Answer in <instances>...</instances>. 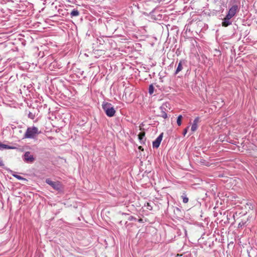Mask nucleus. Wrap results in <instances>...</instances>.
Instances as JSON below:
<instances>
[{"label":"nucleus","mask_w":257,"mask_h":257,"mask_svg":"<svg viewBox=\"0 0 257 257\" xmlns=\"http://www.w3.org/2000/svg\"><path fill=\"white\" fill-rule=\"evenodd\" d=\"M161 136H162V138H163V133H162Z\"/></svg>","instance_id":"nucleus-33"},{"label":"nucleus","mask_w":257,"mask_h":257,"mask_svg":"<svg viewBox=\"0 0 257 257\" xmlns=\"http://www.w3.org/2000/svg\"><path fill=\"white\" fill-rule=\"evenodd\" d=\"M159 91L160 88H159V86L158 85H156V84H152L149 86V93L150 95H153L154 93V95L159 94Z\"/></svg>","instance_id":"nucleus-5"},{"label":"nucleus","mask_w":257,"mask_h":257,"mask_svg":"<svg viewBox=\"0 0 257 257\" xmlns=\"http://www.w3.org/2000/svg\"><path fill=\"white\" fill-rule=\"evenodd\" d=\"M145 134L144 132H141L139 134L138 137H139V139L140 140V141H143V139L145 137Z\"/></svg>","instance_id":"nucleus-18"},{"label":"nucleus","mask_w":257,"mask_h":257,"mask_svg":"<svg viewBox=\"0 0 257 257\" xmlns=\"http://www.w3.org/2000/svg\"><path fill=\"white\" fill-rule=\"evenodd\" d=\"M102 107L107 116L112 117L114 115L116 111L111 103L103 102Z\"/></svg>","instance_id":"nucleus-2"},{"label":"nucleus","mask_w":257,"mask_h":257,"mask_svg":"<svg viewBox=\"0 0 257 257\" xmlns=\"http://www.w3.org/2000/svg\"><path fill=\"white\" fill-rule=\"evenodd\" d=\"M197 127H198V125L197 124H196L195 123H193L192 126H191V131L192 132H194L195 131H196L197 129Z\"/></svg>","instance_id":"nucleus-19"},{"label":"nucleus","mask_w":257,"mask_h":257,"mask_svg":"<svg viewBox=\"0 0 257 257\" xmlns=\"http://www.w3.org/2000/svg\"><path fill=\"white\" fill-rule=\"evenodd\" d=\"M139 149L140 150H143V149H142V147L141 146H140V147H139Z\"/></svg>","instance_id":"nucleus-29"},{"label":"nucleus","mask_w":257,"mask_h":257,"mask_svg":"<svg viewBox=\"0 0 257 257\" xmlns=\"http://www.w3.org/2000/svg\"><path fill=\"white\" fill-rule=\"evenodd\" d=\"M173 62H172L169 66L170 69H173Z\"/></svg>","instance_id":"nucleus-27"},{"label":"nucleus","mask_w":257,"mask_h":257,"mask_svg":"<svg viewBox=\"0 0 257 257\" xmlns=\"http://www.w3.org/2000/svg\"><path fill=\"white\" fill-rule=\"evenodd\" d=\"M171 209L173 210L174 213L177 217H179L182 214V211L180 209L177 207H172Z\"/></svg>","instance_id":"nucleus-11"},{"label":"nucleus","mask_w":257,"mask_h":257,"mask_svg":"<svg viewBox=\"0 0 257 257\" xmlns=\"http://www.w3.org/2000/svg\"><path fill=\"white\" fill-rule=\"evenodd\" d=\"M168 202H169V201H168V199H167L166 200V204H168Z\"/></svg>","instance_id":"nucleus-31"},{"label":"nucleus","mask_w":257,"mask_h":257,"mask_svg":"<svg viewBox=\"0 0 257 257\" xmlns=\"http://www.w3.org/2000/svg\"><path fill=\"white\" fill-rule=\"evenodd\" d=\"M239 10V8L237 5H234L232 6L228 11L227 13V15L229 17L233 18L236 14L237 12H238Z\"/></svg>","instance_id":"nucleus-7"},{"label":"nucleus","mask_w":257,"mask_h":257,"mask_svg":"<svg viewBox=\"0 0 257 257\" xmlns=\"http://www.w3.org/2000/svg\"><path fill=\"white\" fill-rule=\"evenodd\" d=\"M181 198L184 203H187L189 201V198L185 192H183L181 196Z\"/></svg>","instance_id":"nucleus-13"},{"label":"nucleus","mask_w":257,"mask_h":257,"mask_svg":"<svg viewBox=\"0 0 257 257\" xmlns=\"http://www.w3.org/2000/svg\"><path fill=\"white\" fill-rule=\"evenodd\" d=\"M164 233V242L166 243L172 241L175 237V229L167 224L162 225Z\"/></svg>","instance_id":"nucleus-1"},{"label":"nucleus","mask_w":257,"mask_h":257,"mask_svg":"<svg viewBox=\"0 0 257 257\" xmlns=\"http://www.w3.org/2000/svg\"><path fill=\"white\" fill-rule=\"evenodd\" d=\"M145 206L147 207V209L149 210H151L153 209V207H152V206L151 203H148V202L147 203V205H145Z\"/></svg>","instance_id":"nucleus-21"},{"label":"nucleus","mask_w":257,"mask_h":257,"mask_svg":"<svg viewBox=\"0 0 257 257\" xmlns=\"http://www.w3.org/2000/svg\"><path fill=\"white\" fill-rule=\"evenodd\" d=\"M13 176L19 180H25V181L26 180V179L25 178L22 177L21 176L16 175V174H13Z\"/></svg>","instance_id":"nucleus-20"},{"label":"nucleus","mask_w":257,"mask_h":257,"mask_svg":"<svg viewBox=\"0 0 257 257\" xmlns=\"http://www.w3.org/2000/svg\"><path fill=\"white\" fill-rule=\"evenodd\" d=\"M138 221L140 222H143V219L140 218V219H139L138 220Z\"/></svg>","instance_id":"nucleus-28"},{"label":"nucleus","mask_w":257,"mask_h":257,"mask_svg":"<svg viewBox=\"0 0 257 257\" xmlns=\"http://www.w3.org/2000/svg\"><path fill=\"white\" fill-rule=\"evenodd\" d=\"M168 211H169V209H167V212H166V213L167 214H169Z\"/></svg>","instance_id":"nucleus-32"},{"label":"nucleus","mask_w":257,"mask_h":257,"mask_svg":"<svg viewBox=\"0 0 257 257\" xmlns=\"http://www.w3.org/2000/svg\"><path fill=\"white\" fill-rule=\"evenodd\" d=\"M17 148L14 146H10L7 145L3 144L1 142H0V150H3L4 149H16Z\"/></svg>","instance_id":"nucleus-12"},{"label":"nucleus","mask_w":257,"mask_h":257,"mask_svg":"<svg viewBox=\"0 0 257 257\" xmlns=\"http://www.w3.org/2000/svg\"><path fill=\"white\" fill-rule=\"evenodd\" d=\"M39 134L38 129L35 126L30 127L27 129L25 134L26 138H34Z\"/></svg>","instance_id":"nucleus-3"},{"label":"nucleus","mask_w":257,"mask_h":257,"mask_svg":"<svg viewBox=\"0 0 257 257\" xmlns=\"http://www.w3.org/2000/svg\"><path fill=\"white\" fill-rule=\"evenodd\" d=\"M164 105H166V106L167 107V104H163V106H164Z\"/></svg>","instance_id":"nucleus-34"},{"label":"nucleus","mask_w":257,"mask_h":257,"mask_svg":"<svg viewBox=\"0 0 257 257\" xmlns=\"http://www.w3.org/2000/svg\"><path fill=\"white\" fill-rule=\"evenodd\" d=\"M136 218L132 216H130L128 220L130 221H133V220H136Z\"/></svg>","instance_id":"nucleus-25"},{"label":"nucleus","mask_w":257,"mask_h":257,"mask_svg":"<svg viewBox=\"0 0 257 257\" xmlns=\"http://www.w3.org/2000/svg\"><path fill=\"white\" fill-rule=\"evenodd\" d=\"M182 118V116L181 115H179L177 117V123L179 126H180L181 125Z\"/></svg>","instance_id":"nucleus-17"},{"label":"nucleus","mask_w":257,"mask_h":257,"mask_svg":"<svg viewBox=\"0 0 257 257\" xmlns=\"http://www.w3.org/2000/svg\"><path fill=\"white\" fill-rule=\"evenodd\" d=\"M232 18L229 17L228 15H226V16L225 17V18L223 19L222 22V26L224 27H227L228 26L231 25L232 21L230 20V19Z\"/></svg>","instance_id":"nucleus-9"},{"label":"nucleus","mask_w":257,"mask_h":257,"mask_svg":"<svg viewBox=\"0 0 257 257\" xmlns=\"http://www.w3.org/2000/svg\"><path fill=\"white\" fill-rule=\"evenodd\" d=\"M169 44V42L166 41L163 44L162 50L166 51L167 49L168 48Z\"/></svg>","instance_id":"nucleus-16"},{"label":"nucleus","mask_w":257,"mask_h":257,"mask_svg":"<svg viewBox=\"0 0 257 257\" xmlns=\"http://www.w3.org/2000/svg\"><path fill=\"white\" fill-rule=\"evenodd\" d=\"M244 224H245V222H240L238 224V227H241L242 226L244 225Z\"/></svg>","instance_id":"nucleus-26"},{"label":"nucleus","mask_w":257,"mask_h":257,"mask_svg":"<svg viewBox=\"0 0 257 257\" xmlns=\"http://www.w3.org/2000/svg\"><path fill=\"white\" fill-rule=\"evenodd\" d=\"M162 117L166 118L167 117V114L165 111H162Z\"/></svg>","instance_id":"nucleus-22"},{"label":"nucleus","mask_w":257,"mask_h":257,"mask_svg":"<svg viewBox=\"0 0 257 257\" xmlns=\"http://www.w3.org/2000/svg\"><path fill=\"white\" fill-rule=\"evenodd\" d=\"M189 126H188L186 128H185L184 131H183V135L184 136H185L186 135V134H187V131H188V129L189 128Z\"/></svg>","instance_id":"nucleus-23"},{"label":"nucleus","mask_w":257,"mask_h":257,"mask_svg":"<svg viewBox=\"0 0 257 257\" xmlns=\"http://www.w3.org/2000/svg\"><path fill=\"white\" fill-rule=\"evenodd\" d=\"M162 63H163V65H164V64H165L164 62H163Z\"/></svg>","instance_id":"nucleus-36"},{"label":"nucleus","mask_w":257,"mask_h":257,"mask_svg":"<svg viewBox=\"0 0 257 257\" xmlns=\"http://www.w3.org/2000/svg\"><path fill=\"white\" fill-rule=\"evenodd\" d=\"M199 117H196L194 120H193V123H195L196 124H197L198 122L199 121Z\"/></svg>","instance_id":"nucleus-24"},{"label":"nucleus","mask_w":257,"mask_h":257,"mask_svg":"<svg viewBox=\"0 0 257 257\" xmlns=\"http://www.w3.org/2000/svg\"><path fill=\"white\" fill-rule=\"evenodd\" d=\"M158 12H159L158 9H156L152 12V15L153 17H154L155 20H160V19L158 18L160 17V14H158Z\"/></svg>","instance_id":"nucleus-14"},{"label":"nucleus","mask_w":257,"mask_h":257,"mask_svg":"<svg viewBox=\"0 0 257 257\" xmlns=\"http://www.w3.org/2000/svg\"><path fill=\"white\" fill-rule=\"evenodd\" d=\"M161 1H162V2H165V0H161Z\"/></svg>","instance_id":"nucleus-35"},{"label":"nucleus","mask_w":257,"mask_h":257,"mask_svg":"<svg viewBox=\"0 0 257 257\" xmlns=\"http://www.w3.org/2000/svg\"><path fill=\"white\" fill-rule=\"evenodd\" d=\"M186 61L184 59H181L180 60L177 69L174 73L175 75L178 74L183 69V66L186 65Z\"/></svg>","instance_id":"nucleus-8"},{"label":"nucleus","mask_w":257,"mask_h":257,"mask_svg":"<svg viewBox=\"0 0 257 257\" xmlns=\"http://www.w3.org/2000/svg\"><path fill=\"white\" fill-rule=\"evenodd\" d=\"M23 160L26 163H33L35 159L33 155L31 154L30 152H26L23 156Z\"/></svg>","instance_id":"nucleus-6"},{"label":"nucleus","mask_w":257,"mask_h":257,"mask_svg":"<svg viewBox=\"0 0 257 257\" xmlns=\"http://www.w3.org/2000/svg\"><path fill=\"white\" fill-rule=\"evenodd\" d=\"M168 35V31H167L166 33H165V36H166V35Z\"/></svg>","instance_id":"nucleus-30"},{"label":"nucleus","mask_w":257,"mask_h":257,"mask_svg":"<svg viewBox=\"0 0 257 257\" xmlns=\"http://www.w3.org/2000/svg\"><path fill=\"white\" fill-rule=\"evenodd\" d=\"M71 16L72 17H76L79 15V12L77 10L73 9L71 12Z\"/></svg>","instance_id":"nucleus-15"},{"label":"nucleus","mask_w":257,"mask_h":257,"mask_svg":"<svg viewBox=\"0 0 257 257\" xmlns=\"http://www.w3.org/2000/svg\"><path fill=\"white\" fill-rule=\"evenodd\" d=\"M161 144V135H160L156 140L153 142V147L154 149L156 148L158 149V148L159 147L160 145Z\"/></svg>","instance_id":"nucleus-10"},{"label":"nucleus","mask_w":257,"mask_h":257,"mask_svg":"<svg viewBox=\"0 0 257 257\" xmlns=\"http://www.w3.org/2000/svg\"><path fill=\"white\" fill-rule=\"evenodd\" d=\"M46 182L57 191H60L62 189V185L58 181H53L50 179H47L46 180Z\"/></svg>","instance_id":"nucleus-4"}]
</instances>
